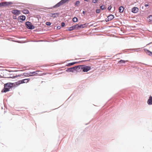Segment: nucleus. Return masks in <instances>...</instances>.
I'll return each instance as SVG.
<instances>
[{
  "label": "nucleus",
  "instance_id": "28",
  "mask_svg": "<svg viewBox=\"0 0 152 152\" xmlns=\"http://www.w3.org/2000/svg\"><path fill=\"white\" fill-rule=\"evenodd\" d=\"M46 24L47 26H50L51 24V23L50 22H46Z\"/></svg>",
  "mask_w": 152,
  "mask_h": 152
},
{
  "label": "nucleus",
  "instance_id": "40",
  "mask_svg": "<svg viewBox=\"0 0 152 152\" xmlns=\"http://www.w3.org/2000/svg\"><path fill=\"white\" fill-rule=\"evenodd\" d=\"M13 18L14 19H16V16H15V17H13Z\"/></svg>",
  "mask_w": 152,
  "mask_h": 152
},
{
  "label": "nucleus",
  "instance_id": "1",
  "mask_svg": "<svg viewBox=\"0 0 152 152\" xmlns=\"http://www.w3.org/2000/svg\"><path fill=\"white\" fill-rule=\"evenodd\" d=\"M13 86V83H7L4 85V88L2 91V92L6 93L9 91L10 89Z\"/></svg>",
  "mask_w": 152,
  "mask_h": 152
},
{
  "label": "nucleus",
  "instance_id": "39",
  "mask_svg": "<svg viewBox=\"0 0 152 152\" xmlns=\"http://www.w3.org/2000/svg\"><path fill=\"white\" fill-rule=\"evenodd\" d=\"M85 13H86V12H85V11H83V14H85Z\"/></svg>",
  "mask_w": 152,
  "mask_h": 152
},
{
  "label": "nucleus",
  "instance_id": "30",
  "mask_svg": "<svg viewBox=\"0 0 152 152\" xmlns=\"http://www.w3.org/2000/svg\"><path fill=\"white\" fill-rule=\"evenodd\" d=\"M100 10L99 9H97L96 10V12L97 13H99L100 12Z\"/></svg>",
  "mask_w": 152,
  "mask_h": 152
},
{
  "label": "nucleus",
  "instance_id": "24",
  "mask_svg": "<svg viewBox=\"0 0 152 152\" xmlns=\"http://www.w3.org/2000/svg\"><path fill=\"white\" fill-rule=\"evenodd\" d=\"M30 80V79H23V80L25 82L24 83H27Z\"/></svg>",
  "mask_w": 152,
  "mask_h": 152
},
{
  "label": "nucleus",
  "instance_id": "17",
  "mask_svg": "<svg viewBox=\"0 0 152 152\" xmlns=\"http://www.w3.org/2000/svg\"><path fill=\"white\" fill-rule=\"evenodd\" d=\"M128 61V60L125 61L123 60H120L118 62V63L120 64H124L125 63Z\"/></svg>",
  "mask_w": 152,
  "mask_h": 152
},
{
  "label": "nucleus",
  "instance_id": "2",
  "mask_svg": "<svg viewBox=\"0 0 152 152\" xmlns=\"http://www.w3.org/2000/svg\"><path fill=\"white\" fill-rule=\"evenodd\" d=\"M79 71H80L81 70H82L84 72H87L91 69V66H86L85 65H79Z\"/></svg>",
  "mask_w": 152,
  "mask_h": 152
},
{
  "label": "nucleus",
  "instance_id": "14",
  "mask_svg": "<svg viewBox=\"0 0 152 152\" xmlns=\"http://www.w3.org/2000/svg\"><path fill=\"white\" fill-rule=\"evenodd\" d=\"M108 18L110 19V20H112L114 18V16L113 15H110L108 17Z\"/></svg>",
  "mask_w": 152,
  "mask_h": 152
},
{
  "label": "nucleus",
  "instance_id": "4",
  "mask_svg": "<svg viewBox=\"0 0 152 152\" xmlns=\"http://www.w3.org/2000/svg\"><path fill=\"white\" fill-rule=\"evenodd\" d=\"M26 28L29 29H33L35 28V26H33L31 22H26L25 23Z\"/></svg>",
  "mask_w": 152,
  "mask_h": 152
},
{
  "label": "nucleus",
  "instance_id": "3",
  "mask_svg": "<svg viewBox=\"0 0 152 152\" xmlns=\"http://www.w3.org/2000/svg\"><path fill=\"white\" fill-rule=\"evenodd\" d=\"M75 71H76L78 72L79 71V66H76L68 68L66 70V72H73Z\"/></svg>",
  "mask_w": 152,
  "mask_h": 152
},
{
  "label": "nucleus",
  "instance_id": "9",
  "mask_svg": "<svg viewBox=\"0 0 152 152\" xmlns=\"http://www.w3.org/2000/svg\"><path fill=\"white\" fill-rule=\"evenodd\" d=\"M147 103L148 105H152V96H150L147 101Z\"/></svg>",
  "mask_w": 152,
  "mask_h": 152
},
{
  "label": "nucleus",
  "instance_id": "44",
  "mask_svg": "<svg viewBox=\"0 0 152 152\" xmlns=\"http://www.w3.org/2000/svg\"><path fill=\"white\" fill-rule=\"evenodd\" d=\"M71 96H70L69 97L68 99H69L70 98V97H71Z\"/></svg>",
  "mask_w": 152,
  "mask_h": 152
},
{
  "label": "nucleus",
  "instance_id": "10",
  "mask_svg": "<svg viewBox=\"0 0 152 152\" xmlns=\"http://www.w3.org/2000/svg\"><path fill=\"white\" fill-rule=\"evenodd\" d=\"M12 12L15 15H18L20 14V11L17 10H13Z\"/></svg>",
  "mask_w": 152,
  "mask_h": 152
},
{
  "label": "nucleus",
  "instance_id": "29",
  "mask_svg": "<svg viewBox=\"0 0 152 152\" xmlns=\"http://www.w3.org/2000/svg\"><path fill=\"white\" fill-rule=\"evenodd\" d=\"M98 1L97 0H92V2L93 3H96Z\"/></svg>",
  "mask_w": 152,
  "mask_h": 152
},
{
  "label": "nucleus",
  "instance_id": "32",
  "mask_svg": "<svg viewBox=\"0 0 152 152\" xmlns=\"http://www.w3.org/2000/svg\"><path fill=\"white\" fill-rule=\"evenodd\" d=\"M65 25V23L64 22H62L61 23V26L62 27H64Z\"/></svg>",
  "mask_w": 152,
  "mask_h": 152
},
{
  "label": "nucleus",
  "instance_id": "38",
  "mask_svg": "<svg viewBox=\"0 0 152 152\" xmlns=\"http://www.w3.org/2000/svg\"><path fill=\"white\" fill-rule=\"evenodd\" d=\"M149 6L148 4H145V7H148Z\"/></svg>",
  "mask_w": 152,
  "mask_h": 152
},
{
  "label": "nucleus",
  "instance_id": "15",
  "mask_svg": "<svg viewBox=\"0 0 152 152\" xmlns=\"http://www.w3.org/2000/svg\"><path fill=\"white\" fill-rule=\"evenodd\" d=\"M124 8L122 6H121L119 8V12L120 13H122L124 11Z\"/></svg>",
  "mask_w": 152,
  "mask_h": 152
},
{
  "label": "nucleus",
  "instance_id": "21",
  "mask_svg": "<svg viewBox=\"0 0 152 152\" xmlns=\"http://www.w3.org/2000/svg\"><path fill=\"white\" fill-rule=\"evenodd\" d=\"M86 24H81L80 25H79L78 28L79 29H80V28H84L86 25Z\"/></svg>",
  "mask_w": 152,
  "mask_h": 152
},
{
  "label": "nucleus",
  "instance_id": "8",
  "mask_svg": "<svg viewBox=\"0 0 152 152\" xmlns=\"http://www.w3.org/2000/svg\"><path fill=\"white\" fill-rule=\"evenodd\" d=\"M139 10V9L137 7H134L132 9V12L134 13H136L138 12Z\"/></svg>",
  "mask_w": 152,
  "mask_h": 152
},
{
  "label": "nucleus",
  "instance_id": "27",
  "mask_svg": "<svg viewBox=\"0 0 152 152\" xmlns=\"http://www.w3.org/2000/svg\"><path fill=\"white\" fill-rule=\"evenodd\" d=\"M148 18L149 19L150 21H152V15H151L148 17Z\"/></svg>",
  "mask_w": 152,
  "mask_h": 152
},
{
  "label": "nucleus",
  "instance_id": "33",
  "mask_svg": "<svg viewBox=\"0 0 152 152\" xmlns=\"http://www.w3.org/2000/svg\"><path fill=\"white\" fill-rule=\"evenodd\" d=\"M59 13H51L50 14V15H59Z\"/></svg>",
  "mask_w": 152,
  "mask_h": 152
},
{
  "label": "nucleus",
  "instance_id": "36",
  "mask_svg": "<svg viewBox=\"0 0 152 152\" xmlns=\"http://www.w3.org/2000/svg\"><path fill=\"white\" fill-rule=\"evenodd\" d=\"M140 49V48L135 49L134 51L137 52H138L139 50H140L139 49Z\"/></svg>",
  "mask_w": 152,
  "mask_h": 152
},
{
  "label": "nucleus",
  "instance_id": "25",
  "mask_svg": "<svg viewBox=\"0 0 152 152\" xmlns=\"http://www.w3.org/2000/svg\"><path fill=\"white\" fill-rule=\"evenodd\" d=\"M80 3L79 1H77L75 3V5L76 6H78Z\"/></svg>",
  "mask_w": 152,
  "mask_h": 152
},
{
  "label": "nucleus",
  "instance_id": "23",
  "mask_svg": "<svg viewBox=\"0 0 152 152\" xmlns=\"http://www.w3.org/2000/svg\"><path fill=\"white\" fill-rule=\"evenodd\" d=\"M100 8L102 10H103L105 9V6L104 5H102L100 7Z\"/></svg>",
  "mask_w": 152,
  "mask_h": 152
},
{
  "label": "nucleus",
  "instance_id": "31",
  "mask_svg": "<svg viewBox=\"0 0 152 152\" xmlns=\"http://www.w3.org/2000/svg\"><path fill=\"white\" fill-rule=\"evenodd\" d=\"M105 21L107 22L109 21H110V19L108 18V17H107V18L105 19Z\"/></svg>",
  "mask_w": 152,
  "mask_h": 152
},
{
  "label": "nucleus",
  "instance_id": "20",
  "mask_svg": "<svg viewBox=\"0 0 152 152\" xmlns=\"http://www.w3.org/2000/svg\"><path fill=\"white\" fill-rule=\"evenodd\" d=\"M22 12L24 14H28L29 13V11L27 9H24L22 11Z\"/></svg>",
  "mask_w": 152,
  "mask_h": 152
},
{
  "label": "nucleus",
  "instance_id": "19",
  "mask_svg": "<svg viewBox=\"0 0 152 152\" xmlns=\"http://www.w3.org/2000/svg\"><path fill=\"white\" fill-rule=\"evenodd\" d=\"M31 72H29L27 73H23V75L25 76H32V75H31V73H30Z\"/></svg>",
  "mask_w": 152,
  "mask_h": 152
},
{
  "label": "nucleus",
  "instance_id": "16",
  "mask_svg": "<svg viewBox=\"0 0 152 152\" xmlns=\"http://www.w3.org/2000/svg\"><path fill=\"white\" fill-rule=\"evenodd\" d=\"M77 63V62H74L72 63H69L66 65V66H70L74 65V64H76Z\"/></svg>",
  "mask_w": 152,
  "mask_h": 152
},
{
  "label": "nucleus",
  "instance_id": "35",
  "mask_svg": "<svg viewBox=\"0 0 152 152\" xmlns=\"http://www.w3.org/2000/svg\"><path fill=\"white\" fill-rule=\"evenodd\" d=\"M112 8V7L111 6H109V7L108 8V10H111Z\"/></svg>",
  "mask_w": 152,
  "mask_h": 152
},
{
  "label": "nucleus",
  "instance_id": "26",
  "mask_svg": "<svg viewBox=\"0 0 152 152\" xmlns=\"http://www.w3.org/2000/svg\"><path fill=\"white\" fill-rule=\"evenodd\" d=\"M4 2L0 3V7H4Z\"/></svg>",
  "mask_w": 152,
  "mask_h": 152
},
{
  "label": "nucleus",
  "instance_id": "43",
  "mask_svg": "<svg viewBox=\"0 0 152 152\" xmlns=\"http://www.w3.org/2000/svg\"><path fill=\"white\" fill-rule=\"evenodd\" d=\"M143 64H144V65H147V64H144V63H143Z\"/></svg>",
  "mask_w": 152,
  "mask_h": 152
},
{
  "label": "nucleus",
  "instance_id": "5",
  "mask_svg": "<svg viewBox=\"0 0 152 152\" xmlns=\"http://www.w3.org/2000/svg\"><path fill=\"white\" fill-rule=\"evenodd\" d=\"M69 0H61L57 4L53 6V8L58 7H60L61 5H63V4L66 3Z\"/></svg>",
  "mask_w": 152,
  "mask_h": 152
},
{
  "label": "nucleus",
  "instance_id": "41",
  "mask_svg": "<svg viewBox=\"0 0 152 152\" xmlns=\"http://www.w3.org/2000/svg\"><path fill=\"white\" fill-rule=\"evenodd\" d=\"M84 0L85 1H87V2L88 1V0Z\"/></svg>",
  "mask_w": 152,
  "mask_h": 152
},
{
  "label": "nucleus",
  "instance_id": "34",
  "mask_svg": "<svg viewBox=\"0 0 152 152\" xmlns=\"http://www.w3.org/2000/svg\"><path fill=\"white\" fill-rule=\"evenodd\" d=\"M54 15H51L50 14V16L51 17H53L54 18H56V15L53 16Z\"/></svg>",
  "mask_w": 152,
  "mask_h": 152
},
{
  "label": "nucleus",
  "instance_id": "6",
  "mask_svg": "<svg viewBox=\"0 0 152 152\" xmlns=\"http://www.w3.org/2000/svg\"><path fill=\"white\" fill-rule=\"evenodd\" d=\"M78 26L79 25L78 24L68 28V30L69 31H71L75 29H79Z\"/></svg>",
  "mask_w": 152,
  "mask_h": 152
},
{
  "label": "nucleus",
  "instance_id": "11",
  "mask_svg": "<svg viewBox=\"0 0 152 152\" xmlns=\"http://www.w3.org/2000/svg\"><path fill=\"white\" fill-rule=\"evenodd\" d=\"M4 7H6L7 6H9L10 4H12L13 3L12 2H7L4 1Z\"/></svg>",
  "mask_w": 152,
  "mask_h": 152
},
{
  "label": "nucleus",
  "instance_id": "13",
  "mask_svg": "<svg viewBox=\"0 0 152 152\" xmlns=\"http://www.w3.org/2000/svg\"><path fill=\"white\" fill-rule=\"evenodd\" d=\"M39 72V71H36L31 72H30V73H31V75H32V76L35 75H37L38 74V72Z\"/></svg>",
  "mask_w": 152,
  "mask_h": 152
},
{
  "label": "nucleus",
  "instance_id": "37",
  "mask_svg": "<svg viewBox=\"0 0 152 152\" xmlns=\"http://www.w3.org/2000/svg\"><path fill=\"white\" fill-rule=\"evenodd\" d=\"M61 26H58L57 27V29H60L61 28Z\"/></svg>",
  "mask_w": 152,
  "mask_h": 152
},
{
  "label": "nucleus",
  "instance_id": "12",
  "mask_svg": "<svg viewBox=\"0 0 152 152\" xmlns=\"http://www.w3.org/2000/svg\"><path fill=\"white\" fill-rule=\"evenodd\" d=\"M145 52L149 56H151V54L152 53V52H151L149 50L147 49H145L144 50Z\"/></svg>",
  "mask_w": 152,
  "mask_h": 152
},
{
  "label": "nucleus",
  "instance_id": "22",
  "mask_svg": "<svg viewBox=\"0 0 152 152\" xmlns=\"http://www.w3.org/2000/svg\"><path fill=\"white\" fill-rule=\"evenodd\" d=\"M72 21L74 22H76L78 21V19L77 18L75 17L73 18Z\"/></svg>",
  "mask_w": 152,
  "mask_h": 152
},
{
  "label": "nucleus",
  "instance_id": "42",
  "mask_svg": "<svg viewBox=\"0 0 152 152\" xmlns=\"http://www.w3.org/2000/svg\"><path fill=\"white\" fill-rule=\"evenodd\" d=\"M151 42H150L149 44H147V45H149V44H151Z\"/></svg>",
  "mask_w": 152,
  "mask_h": 152
},
{
  "label": "nucleus",
  "instance_id": "7",
  "mask_svg": "<svg viewBox=\"0 0 152 152\" xmlns=\"http://www.w3.org/2000/svg\"><path fill=\"white\" fill-rule=\"evenodd\" d=\"M18 18L19 21L20 22H22L26 19V17L24 15H22L18 17Z\"/></svg>",
  "mask_w": 152,
  "mask_h": 152
},
{
  "label": "nucleus",
  "instance_id": "18",
  "mask_svg": "<svg viewBox=\"0 0 152 152\" xmlns=\"http://www.w3.org/2000/svg\"><path fill=\"white\" fill-rule=\"evenodd\" d=\"M24 82H25L23 80H20V81H18V82H16V84H17L19 85V84H20L25 83Z\"/></svg>",
  "mask_w": 152,
  "mask_h": 152
}]
</instances>
